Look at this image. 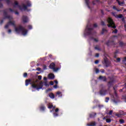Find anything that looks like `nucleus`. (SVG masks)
<instances>
[{"mask_svg": "<svg viewBox=\"0 0 126 126\" xmlns=\"http://www.w3.org/2000/svg\"><path fill=\"white\" fill-rule=\"evenodd\" d=\"M30 83L32 84V88L36 89V90H39V89H42L43 86V84L46 87H49V84L47 83V82H44L43 83L42 82H41L40 83H39V80H38L36 81L33 79L26 80V86H28Z\"/></svg>", "mask_w": 126, "mask_h": 126, "instance_id": "obj_1", "label": "nucleus"}, {"mask_svg": "<svg viewBox=\"0 0 126 126\" xmlns=\"http://www.w3.org/2000/svg\"><path fill=\"white\" fill-rule=\"evenodd\" d=\"M15 31L16 33H20V32H22V34L23 36H25L27 34V31H26L25 29H23L21 26L16 28L15 29Z\"/></svg>", "mask_w": 126, "mask_h": 126, "instance_id": "obj_2", "label": "nucleus"}, {"mask_svg": "<svg viewBox=\"0 0 126 126\" xmlns=\"http://www.w3.org/2000/svg\"><path fill=\"white\" fill-rule=\"evenodd\" d=\"M107 21L109 23V25H108V27H112V28H116L115 23H114V22L113 21V20H112V19H111L110 18H108Z\"/></svg>", "mask_w": 126, "mask_h": 126, "instance_id": "obj_3", "label": "nucleus"}, {"mask_svg": "<svg viewBox=\"0 0 126 126\" xmlns=\"http://www.w3.org/2000/svg\"><path fill=\"white\" fill-rule=\"evenodd\" d=\"M56 66V64L54 63H52L50 64L49 66V68H51V69H53L54 71H58V70H59V69H61V68H55V66Z\"/></svg>", "mask_w": 126, "mask_h": 126, "instance_id": "obj_4", "label": "nucleus"}, {"mask_svg": "<svg viewBox=\"0 0 126 126\" xmlns=\"http://www.w3.org/2000/svg\"><path fill=\"white\" fill-rule=\"evenodd\" d=\"M15 22L13 20H11L9 22L8 24L5 26V28H7L8 27V25H14Z\"/></svg>", "mask_w": 126, "mask_h": 126, "instance_id": "obj_5", "label": "nucleus"}, {"mask_svg": "<svg viewBox=\"0 0 126 126\" xmlns=\"http://www.w3.org/2000/svg\"><path fill=\"white\" fill-rule=\"evenodd\" d=\"M113 15L116 17V18H122L123 17V15L120 14V15H117L116 13H113Z\"/></svg>", "mask_w": 126, "mask_h": 126, "instance_id": "obj_6", "label": "nucleus"}, {"mask_svg": "<svg viewBox=\"0 0 126 126\" xmlns=\"http://www.w3.org/2000/svg\"><path fill=\"white\" fill-rule=\"evenodd\" d=\"M48 78H49V79H54L55 78V75L53 74H49L48 75Z\"/></svg>", "mask_w": 126, "mask_h": 126, "instance_id": "obj_7", "label": "nucleus"}, {"mask_svg": "<svg viewBox=\"0 0 126 126\" xmlns=\"http://www.w3.org/2000/svg\"><path fill=\"white\" fill-rule=\"evenodd\" d=\"M116 0L118 2L119 5H121V6H123V5H124V4H125V2H124V1L120 2L119 0Z\"/></svg>", "mask_w": 126, "mask_h": 126, "instance_id": "obj_8", "label": "nucleus"}, {"mask_svg": "<svg viewBox=\"0 0 126 126\" xmlns=\"http://www.w3.org/2000/svg\"><path fill=\"white\" fill-rule=\"evenodd\" d=\"M23 20L25 23L28 22V18L26 16H24L23 17Z\"/></svg>", "mask_w": 126, "mask_h": 126, "instance_id": "obj_9", "label": "nucleus"}, {"mask_svg": "<svg viewBox=\"0 0 126 126\" xmlns=\"http://www.w3.org/2000/svg\"><path fill=\"white\" fill-rule=\"evenodd\" d=\"M22 6V8H20V9H24V10H25V9L27 8V6L25 5V4H23Z\"/></svg>", "mask_w": 126, "mask_h": 126, "instance_id": "obj_10", "label": "nucleus"}, {"mask_svg": "<svg viewBox=\"0 0 126 126\" xmlns=\"http://www.w3.org/2000/svg\"><path fill=\"white\" fill-rule=\"evenodd\" d=\"M56 95L58 97H62V93L61 92H58L56 94Z\"/></svg>", "mask_w": 126, "mask_h": 126, "instance_id": "obj_11", "label": "nucleus"}, {"mask_svg": "<svg viewBox=\"0 0 126 126\" xmlns=\"http://www.w3.org/2000/svg\"><path fill=\"white\" fill-rule=\"evenodd\" d=\"M49 97H50V98H52V99H54V98H55V95H54V94L53 93L50 94Z\"/></svg>", "mask_w": 126, "mask_h": 126, "instance_id": "obj_12", "label": "nucleus"}, {"mask_svg": "<svg viewBox=\"0 0 126 126\" xmlns=\"http://www.w3.org/2000/svg\"><path fill=\"white\" fill-rule=\"evenodd\" d=\"M96 125V123L95 122H93L91 124V125H88L89 126H94Z\"/></svg>", "mask_w": 126, "mask_h": 126, "instance_id": "obj_13", "label": "nucleus"}, {"mask_svg": "<svg viewBox=\"0 0 126 126\" xmlns=\"http://www.w3.org/2000/svg\"><path fill=\"white\" fill-rule=\"evenodd\" d=\"M14 7H18V3H17V2L15 1L14 2Z\"/></svg>", "mask_w": 126, "mask_h": 126, "instance_id": "obj_14", "label": "nucleus"}, {"mask_svg": "<svg viewBox=\"0 0 126 126\" xmlns=\"http://www.w3.org/2000/svg\"><path fill=\"white\" fill-rule=\"evenodd\" d=\"M120 124H124V123H125V121L123 119H120Z\"/></svg>", "mask_w": 126, "mask_h": 126, "instance_id": "obj_15", "label": "nucleus"}, {"mask_svg": "<svg viewBox=\"0 0 126 126\" xmlns=\"http://www.w3.org/2000/svg\"><path fill=\"white\" fill-rule=\"evenodd\" d=\"M103 79H106V78L105 77H102V76H100L99 77V79H103Z\"/></svg>", "mask_w": 126, "mask_h": 126, "instance_id": "obj_16", "label": "nucleus"}, {"mask_svg": "<svg viewBox=\"0 0 126 126\" xmlns=\"http://www.w3.org/2000/svg\"><path fill=\"white\" fill-rule=\"evenodd\" d=\"M109 100V97H107V98H106L105 102H106V103H108V102Z\"/></svg>", "mask_w": 126, "mask_h": 126, "instance_id": "obj_17", "label": "nucleus"}, {"mask_svg": "<svg viewBox=\"0 0 126 126\" xmlns=\"http://www.w3.org/2000/svg\"><path fill=\"white\" fill-rule=\"evenodd\" d=\"M111 119H106V123H110Z\"/></svg>", "mask_w": 126, "mask_h": 126, "instance_id": "obj_18", "label": "nucleus"}, {"mask_svg": "<svg viewBox=\"0 0 126 126\" xmlns=\"http://www.w3.org/2000/svg\"><path fill=\"white\" fill-rule=\"evenodd\" d=\"M38 79L39 80H41V79H42V76H38Z\"/></svg>", "mask_w": 126, "mask_h": 126, "instance_id": "obj_19", "label": "nucleus"}, {"mask_svg": "<svg viewBox=\"0 0 126 126\" xmlns=\"http://www.w3.org/2000/svg\"><path fill=\"white\" fill-rule=\"evenodd\" d=\"M86 30L87 31H89L90 30V29H89V27H88V26H87Z\"/></svg>", "mask_w": 126, "mask_h": 126, "instance_id": "obj_20", "label": "nucleus"}, {"mask_svg": "<svg viewBox=\"0 0 126 126\" xmlns=\"http://www.w3.org/2000/svg\"><path fill=\"white\" fill-rule=\"evenodd\" d=\"M50 85H54V82H53V81L50 82Z\"/></svg>", "mask_w": 126, "mask_h": 126, "instance_id": "obj_21", "label": "nucleus"}, {"mask_svg": "<svg viewBox=\"0 0 126 126\" xmlns=\"http://www.w3.org/2000/svg\"><path fill=\"white\" fill-rule=\"evenodd\" d=\"M26 76H27V73H25L24 74V77H26Z\"/></svg>", "mask_w": 126, "mask_h": 126, "instance_id": "obj_22", "label": "nucleus"}, {"mask_svg": "<svg viewBox=\"0 0 126 126\" xmlns=\"http://www.w3.org/2000/svg\"><path fill=\"white\" fill-rule=\"evenodd\" d=\"M118 32V31L117 30H115V31H113V33H117Z\"/></svg>", "mask_w": 126, "mask_h": 126, "instance_id": "obj_23", "label": "nucleus"}, {"mask_svg": "<svg viewBox=\"0 0 126 126\" xmlns=\"http://www.w3.org/2000/svg\"><path fill=\"white\" fill-rule=\"evenodd\" d=\"M95 72H96V73H98V72H99V69H96Z\"/></svg>", "mask_w": 126, "mask_h": 126, "instance_id": "obj_24", "label": "nucleus"}, {"mask_svg": "<svg viewBox=\"0 0 126 126\" xmlns=\"http://www.w3.org/2000/svg\"><path fill=\"white\" fill-rule=\"evenodd\" d=\"M53 88L55 89L58 88V85H56L55 86H53Z\"/></svg>", "mask_w": 126, "mask_h": 126, "instance_id": "obj_25", "label": "nucleus"}, {"mask_svg": "<svg viewBox=\"0 0 126 126\" xmlns=\"http://www.w3.org/2000/svg\"><path fill=\"white\" fill-rule=\"evenodd\" d=\"M112 113H113V111H112V110H111V111H110L109 114V115H112Z\"/></svg>", "mask_w": 126, "mask_h": 126, "instance_id": "obj_26", "label": "nucleus"}, {"mask_svg": "<svg viewBox=\"0 0 126 126\" xmlns=\"http://www.w3.org/2000/svg\"><path fill=\"white\" fill-rule=\"evenodd\" d=\"M95 57H96V58H98V57H99V54H98V53L96 54Z\"/></svg>", "mask_w": 126, "mask_h": 126, "instance_id": "obj_27", "label": "nucleus"}, {"mask_svg": "<svg viewBox=\"0 0 126 126\" xmlns=\"http://www.w3.org/2000/svg\"><path fill=\"white\" fill-rule=\"evenodd\" d=\"M94 63H95V64H97L99 63V61L96 60V61H95V62Z\"/></svg>", "mask_w": 126, "mask_h": 126, "instance_id": "obj_28", "label": "nucleus"}, {"mask_svg": "<svg viewBox=\"0 0 126 126\" xmlns=\"http://www.w3.org/2000/svg\"><path fill=\"white\" fill-rule=\"evenodd\" d=\"M49 109H51V108H53V105H51L50 106H48Z\"/></svg>", "mask_w": 126, "mask_h": 126, "instance_id": "obj_29", "label": "nucleus"}, {"mask_svg": "<svg viewBox=\"0 0 126 126\" xmlns=\"http://www.w3.org/2000/svg\"><path fill=\"white\" fill-rule=\"evenodd\" d=\"M120 61H121V59L120 58H117V62H120Z\"/></svg>", "mask_w": 126, "mask_h": 126, "instance_id": "obj_30", "label": "nucleus"}, {"mask_svg": "<svg viewBox=\"0 0 126 126\" xmlns=\"http://www.w3.org/2000/svg\"><path fill=\"white\" fill-rule=\"evenodd\" d=\"M54 117H58V114H54Z\"/></svg>", "mask_w": 126, "mask_h": 126, "instance_id": "obj_31", "label": "nucleus"}, {"mask_svg": "<svg viewBox=\"0 0 126 126\" xmlns=\"http://www.w3.org/2000/svg\"><path fill=\"white\" fill-rule=\"evenodd\" d=\"M55 84H56V85H58V81L56 80V81H55Z\"/></svg>", "mask_w": 126, "mask_h": 126, "instance_id": "obj_32", "label": "nucleus"}, {"mask_svg": "<svg viewBox=\"0 0 126 126\" xmlns=\"http://www.w3.org/2000/svg\"><path fill=\"white\" fill-rule=\"evenodd\" d=\"M55 112H59V108H57L56 109H55Z\"/></svg>", "mask_w": 126, "mask_h": 126, "instance_id": "obj_33", "label": "nucleus"}, {"mask_svg": "<svg viewBox=\"0 0 126 126\" xmlns=\"http://www.w3.org/2000/svg\"><path fill=\"white\" fill-rule=\"evenodd\" d=\"M8 32V33H11V30H9Z\"/></svg>", "mask_w": 126, "mask_h": 126, "instance_id": "obj_34", "label": "nucleus"}, {"mask_svg": "<svg viewBox=\"0 0 126 126\" xmlns=\"http://www.w3.org/2000/svg\"><path fill=\"white\" fill-rule=\"evenodd\" d=\"M86 0V3H87V4H88V0Z\"/></svg>", "mask_w": 126, "mask_h": 126, "instance_id": "obj_35", "label": "nucleus"}, {"mask_svg": "<svg viewBox=\"0 0 126 126\" xmlns=\"http://www.w3.org/2000/svg\"><path fill=\"white\" fill-rule=\"evenodd\" d=\"M116 116H117V117H121V115L120 114H116Z\"/></svg>", "mask_w": 126, "mask_h": 126, "instance_id": "obj_36", "label": "nucleus"}, {"mask_svg": "<svg viewBox=\"0 0 126 126\" xmlns=\"http://www.w3.org/2000/svg\"><path fill=\"white\" fill-rule=\"evenodd\" d=\"M94 27H97V24H95L94 25Z\"/></svg>", "mask_w": 126, "mask_h": 126, "instance_id": "obj_37", "label": "nucleus"}, {"mask_svg": "<svg viewBox=\"0 0 126 126\" xmlns=\"http://www.w3.org/2000/svg\"><path fill=\"white\" fill-rule=\"evenodd\" d=\"M44 80H47V77H44Z\"/></svg>", "mask_w": 126, "mask_h": 126, "instance_id": "obj_38", "label": "nucleus"}, {"mask_svg": "<svg viewBox=\"0 0 126 126\" xmlns=\"http://www.w3.org/2000/svg\"><path fill=\"white\" fill-rule=\"evenodd\" d=\"M113 9H117V8H116V6H113Z\"/></svg>", "mask_w": 126, "mask_h": 126, "instance_id": "obj_39", "label": "nucleus"}, {"mask_svg": "<svg viewBox=\"0 0 126 126\" xmlns=\"http://www.w3.org/2000/svg\"><path fill=\"white\" fill-rule=\"evenodd\" d=\"M45 109V107H43L42 108H41V110H44Z\"/></svg>", "mask_w": 126, "mask_h": 126, "instance_id": "obj_40", "label": "nucleus"}, {"mask_svg": "<svg viewBox=\"0 0 126 126\" xmlns=\"http://www.w3.org/2000/svg\"><path fill=\"white\" fill-rule=\"evenodd\" d=\"M32 28V27L31 26H29V29H31Z\"/></svg>", "mask_w": 126, "mask_h": 126, "instance_id": "obj_41", "label": "nucleus"}, {"mask_svg": "<svg viewBox=\"0 0 126 126\" xmlns=\"http://www.w3.org/2000/svg\"><path fill=\"white\" fill-rule=\"evenodd\" d=\"M102 31H103V32H105V31H106V30H105V29H103L102 30Z\"/></svg>", "mask_w": 126, "mask_h": 126, "instance_id": "obj_42", "label": "nucleus"}, {"mask_svg": "<svg viewBox=\"0 0 126 126\" xmlns=\"http://www.w3.org/2000/svg\"><path fill=\"white\" fill-rule=\"evenodd\" d=\"M101 24H102V25H104V22H102Z\"/></svg>", "mask_w": 126, "mask_h": 126, "instance_id": "obj_43", "label": "nucleus"}, {"mask_svg": "<svg viewBox=\"0 0 126 126\" xmlns=\"http://www.w3.org/2000/svg\"><path fill=\"white\" fill-rule=\"evenodd\" d=\"M40 69H41L40 68H37V70H38V71L40 70Z\"/></svg>", "mask_w": 126, "mask_h": 126, "instance_id": "obj_44", "label": "nucleus"}, {"mask_svg": "<svg viewBox=\"0 0 126 126\" xmlns=\"http://www.w3.org/2000/svg\"><path fill=\"white\" fill-rule=\"evenodd\" d=\"M94 41H95V42H97V40L96 39H94Z\"/></svg>", "mask_w": 126, "mask_h": 126, "instance_id": "obj_45", "label": "nucleus"}, {"mask_svg": "<svg viewBox=\"0 0 126 126\" xmlns=\"http://www.w3.org/2000/svg\"><path fill=\"white\" fill-rule=\"evenodd\" d=\"M125 61H126V57L125 58Z\"/></svg>", "mask_w": 126, "mask_h": 126, "instance_id": "obj_46", "label": "nucleus"}, {"mask_svg": "<svg viewBox=\"0 0 126 126\" xmlns=\"http://www.w3.org/2000/svg\"><path fill=\"white\" fill-rule=\"evenodd\" d=\"M117 11H120V10H117Z\"/></svg>", "mask_w": 126, "mask_h": 126, "instance_id": "obj_47", "label": "nucleus"}, {"mask_svg": "<svg viewBox=\"0 0 126 126\" xmlns=\"http://www.w3.org/2000/svg\"><path fill=\"white\" fill-rule=\"evenodd\" d=\"M103 120H105V118H103Z\"/></svg>", "mask_w": 126, "mask_h": 126, "instance_id": "obj_48", "label": "nucleus"}, {"mask_svg": "<svg viewBox=\"0 0 126 126\" xmlns=\"http://www.w3.org/2000/svg\"><path fill=\"white\" fill-rule=\"evenodd\" d=\"M49 90H51V89H49Z\"/></svg>", "mask_w": 126, "mask_h": 126, "instance_id": "obj_49", "label": "nucleus"}]
</instances>
